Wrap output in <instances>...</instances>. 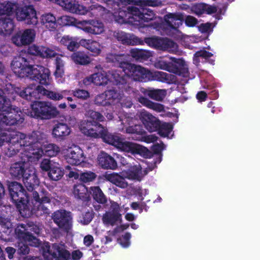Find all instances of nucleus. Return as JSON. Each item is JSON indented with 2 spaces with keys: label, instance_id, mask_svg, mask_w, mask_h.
Here are the masks:
<instances>
[{
  "label": "nucleus",
  "instance_id": "a878e982",
  "mask_svg": "<svg viewBox=\"0 0 260 260\" xmlns=\"http://www.w3.org/2000/svg\"><path fill=\"white\" fill-rule=\"evenodd\" d=\"M102 80V81L99 83V85H104L108 83V81H110L111 82H115L117 84H123L124 83V79L122 77H121L118 73H115L111 75L104 76L101 74V76L99 75V80Z\"/></svg>",
  "mask_w": 260,
  "mask_h": 260
},
{
  "label": "nucleus",
  "instance_id": "69168bd1",
  "mask_svg": "<svg viewBox=\"0 0 260 260\" xmlns=\"http://www.w3.org/2000/svg\"><path fill=\"white\" fill-rule=\"evenodd\" d=\"M211 28V24L206 23L201 25L200 29L202 32L208 31Z\"/></svg>",
  "mask_w": 260,
  "mask_h": 260
},
{
  "label": "nucleus",
  "instance_id": "bb28decb",
  "mask_svg": "<svg viewBox=\"0 0 260 260\" xmlns=\"http://www.w3.org/2000/svg\"><path fill=\"white\" fill-rule=\"evenodd\" d=\"M78 27L85 31L94 34H96L95 28L98 24V21L91 20L88 21H81L77 22Z\"/></svg>",
  "mask_w": 260,
  "mask_h": 260
},
{
  "label": "nucleus",
  "instance_id": "c9c22d12",
  "mask_svg": "<svg viewBox=\"0 0 260 260\" xmlns=\"http://www.w3.org/2000/svg\"><path fill=\"white\" fill-rule=\"evenodd\" d=\"M71 57L74 62L77 64L84 65L90 62L89 57L81 52L74 53Z\"/></svg>",
  "mask_w": 260,
  "mask_h": 260
},
{
  "label": "nucleus",
  "instance_id": "e433bc0d",
  "mask_svg": "<svg viewBox=\"0 0 260 260\" xmlns=\"http://www.w3.org/2000/svg\"><path fill=\"white\" fill-rule=\"evenodd\" d=\"M131 54L136 59L140 60H146L151 56L150 51L140 49L132 50Z\"/></svg>",
  "mask_w": 260,
  "mask_h": 260
},
{
  "label": "nucleus",
  "instance_id": "f704fd0d",
  "mask_svg": "<svg viewBox=\"0 0 260 260\" xmlns=\"http://www.w3.org/2000/svg\"><path fill=\"white\" fill-rule=\"evenodd\" d=\"M55 71L54 75L56 79H61L64 74V62L59 57H57L55 60Z\"/></svg>",
  "mask_w": 260,
  "mask_h": 260
},
{
  "label": "nucleus",
  "instance_id": "9d476101",
  "mask_svg": "<svg viewBox=\"0 0 260 260\" xmlns=\"http://www.w3.org/2000/svg\"><path fill=\"white\" fill-rule=\"evenodd\" d=\"M154 66L156 68L182 75L183 77L188 75L187 64L182 59L173 57H167L165 59L160 57L155 61Z\"/></svg>",
  "mask_w": 260,
  "mask_h": 260
},
{
  "label": "nucleus",
  "instance_id": "680f3d73",
  "mask_svg": "<svg viewBox=\"0 0 260 260\" xmlns=\"http://www.w3.org/2000/svg\"><path fill=\"white\" fill-rule=\"evenodd\" d=\"M93 242V238L91 235H87L86 236L83 240V243L86 246H90Z\"/></svg>",
  "mask_w": 260,
  "mask_h": 260
},
{
  "label": "nucleus",
  "instance_id": "a211bd4d",
  "mask_svg": "<svg viewBox=\"0 0 260 260\" xmlns=\"http://www.w3.org/2000/svg\"><path fill=\"white\" fill-rule=\"evenodd\" d=\"M61 153L67 162L72 165H80L85 158L83 151L76 146L64 149Z\"/></svg>",
  "mask_w": 260,
  "mask_h": 260
},
{
  "label": "nucleus",
  "instance_id": "473e14b6",
  "mask_svg": "<svg viewBox=\"0 0 260 260\" xmlns=\"http://www.w3.org/2000/svg\"><path fill=\"white\" fill-rule=\"evenodd\" d=\"M52 133L56 137H65L70 134V129L67 125L59 123L54 127Z\"/></svg>",
  "mask_w": 260,
  "mask_h": 260
},
{
  "label": "nucleus",
  "instance_id": "72a5a7b5",
  "mask_svg": "<svg viewBox=\"0 0 260 260\" xmlns=\"http://www.w3.org/2000/svg\"><path fill=\"white\" fill-rule=\"evenodd\" d=\"M138 101L143 105L156 112H160L164 111V108L162 105L158 103H153L146 98L140 97L139 98Z\"/></svg>",
  "mask_w": 260,
  "mask_h": 260
},
{
  "label": "nucleus",
  "instance_id": "79ce46f5",
  "mask_svg": "<svg viewBox=\"0 0 260 260\" xmlns=\"http://www.w3.org/2000/svg\"><path fill=\"white\" fill-rule=\"evenodd\" d=\"M161 38L159 37L148 38L145 39V42L150 47L160 50Z\"/></svg>",
  "mask_w": 260,
  "mask_h": 260
},
{
  "label": "nucleus",
  "instance_id": "2f4dec72",
  "mask_svg": "<svg viewBox=\"0 0 260 260\" xmlns=\"http://www.w3.org/2000/svg\"><path fill=\"white\" fill-rule=\"evenodd\" d=\"M60 43L66 46L69 50L74 51L78 49L80 44L78 43L77 40L69 36H64L60 40Z\"/></svg>",
  "mask_w": 260,
  "mask_h": 260
},
{
  "label": "nucleus",
  "instance_id": "ea45409f",
  "mask_svg": "<svg viewBox=\"0 0 260 260\" xmlns=\"http://www.w3.org/2000/svg\"><path fill=\"white\" fill-rule=\"evenodd\" d=\"M80 44L92 52L95 53L98 50V43L95 41L83 39L80 41Z\"/></svg>",
  "mask_w": 260,
  "mask_h": 260
},
{
  "label": "nucleus",
  "instance_id": "6ab92c4d",
  "mask_svg": "<svg viewBox=\"0 0 260 260\" xmlns=\"http://www.w3.org/2000/svg\"><path fill=\"white\" fill-rule=\"evenodd\" d=\"M36 37V31L33 29L21 30L15 34L12 37L13 44L17 46H23L33 42Z\"/></svg>",
  "mask_w": 260,
  "mask_h": 260
},
{
  "label": "nucleus",
  "instance_id": "dca6fc26",
  "mask_svg": "<svg viewBox=\"0 0 260 260\" xmlns=\"http://www.w3.org/2000/svg\"><path fill=\"white\" fill-rule=\"evenodd\" d=\"M98 113L92 110L87 112V120L82 122L80 125L81 132L85 135L95 138L97 136Z\"/></svg>",
  "mask_w": 260,
  "mask_h": 260
},
{
  "label": "nucleus",
  "instance_id": "412c9836",
  "mask_svg": "<svg viewBox=\"0 0 260 260\" xmlns=\"http://www.w3.org/2000/svg\"><path fill=\"white\" fill-rule=\"evenodd\" d=\"M59 51V49L57 47L38 46L35 45L29 47L28 50L29 53L31 54L40 56L45 58L55 57L57 54L56 51Z\"/></svg>",
  "mask_w": 260,
  "mask_h": 260
},
{
  "label": "nucleus",
  "instance_id": "a19ab883",
  "mask_svg": "<svg viewBox=\"0 0 260 260\" xmlns=\"http://www.w3.org/2000/svg\"><path fill=\"white\" fill-rule=\"evenodd\" d=\"M87 189L86 186L83 184L76 185L74 187L73 193L75 196L79 199L84 198Z\"/></svg>",
  "mask_w": 260,
  "mask_h": 260
},
{
  "label": "nucleus",
  "instance_id": "4be33fe9",
  "mask_svg": "<svg viewBox=\"0 0 260 260\" xmlns=\"http://www.w3.org/2000/svg\"><path fill=\"white\" fill-rule=\"evenodd\" d=\"M146 128L150 132L157 130L160 126V121L154 116L145 111H142L139 115Z\"/></svg>",
  "mask_w": 260,
  "mask_h": 260
},
{
  "label": "nucleus",
  "instance_id": "c85d7f7f",
  "mask_svg": "<svg viewBox=\"0 0 260 260\" xmlns=\"http://www.w3.org/2000/svg\"><path fill=\"white\" fill-rule=\"evenodd\" d=\"M70 91L64 90L60 91V92H56L51 91H48L45 89L44 87L42 88L41 90V94L45 95L47 98L54 101H59L62 99L64 96L69 94Z\"/></svg>",
  "mask_w": 260,
  "mask_h": 260
},
{
  "label": "nucleus",
  "instance_id": "c756f323",
  "mask_svg": "<svg viewBox=\"0 0 260 260\" xmlns=\"http://www.w3.org/2000/svg\"><path fill=\"white\" fill-rule=\"evenodd\" d=\"M160 50L166 51L170 53H176L178 50L177 45L168 38H161Z\"/></svg>",
  "mask_w": 260,
  "mask_h": 260
},
{
  "label": "nucleus",
  "instance_id": "2eb2a0df",
  "mask_svg": "<svg viewBox=\"0 0 260 260\" xmlns=\"http://www.w3.org/2000/svg\"><path fill=\"white\" fill-rule=\"evenodd\" d=\"M29 229L26 228L24 224L19 225L15 230L16 233L18 235L20 238H22L26 243H28L30 245L32 246H38L40 245L39 240L29 234V231L34 232L37 234H39L40 232V228L36 225L32 226L28 224Z\"/></svg>",
  "mask_w": 260,
  "mask_h": 260
},
{
  "label": "nucleus",
  "instance_id": "de8ad7c7",
  "mask_svg": "<svg viewBox=\"0 0 260 260\" xmlns=\"http://www.w3.org/2000/svg\"><path fill=\"white\" fill-rule=\"evenodd\" d=\"M119 94L114 90H109L105 92L106 100L108 101L107 103L109 104H111L110 102L111 100L119 101Z\"/></svg>",
  "mask_w": 260,
  "mask_h": 260
},
{
  "label": "nucleus",
  "instance_id": "423d86ee",
  "mask_svg": "<svg viewBox=\"0 0 260 260\" xmlns=\"http://www.w3.org/2000/svg\"><path fill=\"white\" fill-rule=\"evenodd\" d=\"M99 133L100 137L106 143L112 145L121 151L131 152L132 154H138L141 156L147 157L150 152L147 148L139 144L123 141L122 139L110 134L101 125L99 124ZM100 134H99V137Z\"/></svg>",
  "mask_w": 260,
  "mask_h": 260
},
{
  "label": "nucleus",
  "instance_id": "052dcab7",
  "mask_svg": "<svg viewBox=\"0 0 260 260\" xmlns=\"http://www.w3.org/2000/svg\"><path fill=\"white\" fill-rule=\"evenodd\" d=\"M87 191L89 195H91L93 199L96 201L98 199V187L96 186L91 187Z\"/></svg>",
  "mask_w": 260,
  "mask_h": 260
},
{
  "label": "nucleus",
  "instance_id": "3c124183",
  "mask_svg": "<svg viewBox=\"0 0 260 260\" xmlns=\"http://www.w3.org/2000/svg\"><path fill=\"white\" fill-rule=\"evenodd\" d=\"M73 94L75 96L82 100H86L89 96L88 92L83 89H78L73 91Z\"/></svg>",
  "mask_w": 260,
  "mask_h": 260
},
{
  "label": "nucleus",
  "instance_id": "8fccbe9b",
  "mask_svg": "<svg viewBox=\"0 0 260 260\" xmlns=\"http://www.w3.org/2000/svg\"><path fill=\"white\" fill-rule=\"evenodd\" d=\"M131 238V235L130 233H125L121 238L119 239L120 244L124 248L128 247L130 245V239Z\"/></svg>",
  "mask_w": 260,
  "mask_h": 260
},
{
  "label": "nucleus",
  "instance_id": "7ed1b4c3",
  "mask_svg": "<svg viewBox=\"0 0 260 260\" xmlns=\"http://www.w3.org/2000/svg\"><path fill=\"white\" fill-rule=\"evenodd\" d=\"M10 67L19 77H28L43 85H48L51 83L50 72L48 68L39 65H30L27 59L21 56L15 57L11 62Z\"/></svg>",
  "mask_w": 260,
  "mask_h": 260
},
{
  "label": "nucleus",
  "instance_id": "f8f14e48",
  "mask_svg": "<svg viewBox=\"0 0 260 260\" xmlns=\"http://www.w3.org/2000/svg\"><path fill=\"white\" fill-rule=\"evenodd\" d=\"M43 255L46 260H70L71 253L63 244L55 243L50 248L48 243L41 246Z\"/></svg>",
  "mask_w": 260,
  "mask_h": 260
},
{
  "label": "nucleus",
  "instance_id": "ddd939ff",
  "mask_svg": "<svg viewBox=\"0 0 260 260\" xmlns=\"http://www.w3.org/2000/svg\"><path fill=\"white\" fill-rule=\"evenodd\" d=\"M183 15L181 13H169L165 16V21L161 24H155L154 28L161 34L172 35V31H177L182 24Z\"/></svg>",
  "mask_w": 260,
  "mask_h": 260
},
{
  "label": "nucleus",
  "instance_id": "7c9ffc66",
  "mask_svg": "<svg viewBox=\"0 0 260 260\" xmlns=\"http://www.w3.org/2000/svg\"><path fill=\"white\" fill-rule=\"evenodd\" d=\"M103 222L106 224L114 225L121 223V215L119 213H106L103 218Z\"/></svg>",
  "mask_w": 260,
  "mask_h": 260
},
{
  "label": "nucleus",
  "instance_id": "f3484780",
  "mask_svg": "<svg viewBox=\"0 0 260 260\" xmlns=\"http://www.w3.org/2000/svg\"><path fill=\"white\" fill-rule=\"evenodd\" d=\"M41 169L48 171L49 177L54 181L60 179L63 175V171L59 164L48 159H44L40 165Z\"/></svg>",
  "mask_w": 260,
  "mask_h": 260
},
{
  "label": "nucleus",
  "instance_id": "6e6552de",
  "mask_svg": "<svg viewBox=\"0 0 260 260\" xmlns=\"http://www.w3.org/2000/svg\"><path fill=\"white\" fill-rule=\"evenodd\" d=\"M147 174L145 170H142L140 165L134 166L130 168L127 171H122L120 175L112 173L106 175V178L112 183L121 188L127 186V182L124 178L129 180L141 181Z\"/></svg>",
  "mask_w": 260,
  "mask_h": 260
},
{
  "label": "nucleus",
  "instance_id": "0eeeda50",
  "mask_svg": "<svg viewBox=\"0 0 260 260\" xmlns=\"http://www.w3.org/2000/svg\"><path fill=\"white\" fill-rule=\"evenodd\" d=\"M127 11H120L118 15L115 12L114 14L115 20L119 23H131L139 25L143 21L148 22L153 19L154 14L149 9H143L141 13L136 7H132L127 8Z\"/></svg>",
  "mask_w": 260,
  "mask_h": 260
},
{
  "label": "nucleus",
  "instance_id": "aec40b11",
  "mask_svg": "<svg viewBox=\"0 0 260 260\" xmlns=\"http://www.w3.org/2000/svg\"><path fill=\"white\" fill-rule=\"evenodd\" d=\"M54 222L61 229L68 232L72 226V217L71 212L64 210L55 211L52 215Z\"/></svg>",
  "mask_w": 260,
  "mask_h": 260
},
{
  "label": "nucleus",
  "instance_id": "bf43d9fd",
  "mask_svg": "<svg viewBox=\"0 0 260 260\" xmlns=\"http://www.w3.org/2000/svg\"><path fill=\"white\" fill-rule=\"evenodd\" d=\"M71 256L73 260H78L82 257L83 253L79 250H76L72 252Z\"/></svg>",
  "mask_w": 260,
  "mask_h": 260
},
{
  "label": "nucleus",
  "instance_id": "09e8293b",
  "mask_svg": "<svg viewBox=\"0 0 260 260\" xmlns=\"http://www.w3.org/2000/svg\"><path fill=\"white\" fill-rule=\"evenodd\" d=\"M96 175L92 172H85L80 174V179L84 182H90L94 180Z\"/></svg>",
  "mask_w": 260,
  "mask_h": 260
},
{
  "label": "nucleus",
  "instance_id": "9b49d317",
  "mask_svg": "<svg viewBox=\"0 0 260 260\" xmlns=\"http://www.w3.org/2000/svg\"><path fill=\"white\" fill-rule=\"evenodd\" d=\"M31 111L23 110V113L32 117L42 119H49L59 114L56 108L49 102L36 101L31 105Z\"/></svg>",
  "mask_w": 260,
  "mask_h": 260
},
{
  "label": "nucleus",
  "instance_id": "0e129e2a",
  "mask_svg": "<svg viewBox=\"0 0 260 260\" xmlns=\"http://www.w3.org/2000/svg\"><path fill=\"white\" fill-rule=\"evenodd\" d=\"M206 96V93L204 91H200L197 94V98L199 101L202 102L205 100Z\"/></svg>",
  "mask_w": 260,
  "mask_h": 260
},
{
  "label": "nucleus",
  "instance_id": "13d9d810",
  "mask_svg": "<svg viewBox=\"0 0 260 260\" xmlns=\"http://www.w3.org/2000/svg\"><path fill=\"white\" fill-rule=\"evenodd\" d=\"M24 241L25 242V244H22L21 245L20 244H19V250L20 253L23 254H26L28 253L29 249L28 246L27 245L28 244V243H26V242L24 240ZM28 245L29 244H28Z\"/></svg>",
  "mask_w": 260,
  "mask_h": 260
},
{
  "label": "nucleus",
  "instance_id": "1a4fd4ad",
  "mask_svg": "<svg viewBox=\"0 0 260 260\" xmlns=\"http://www.w3.org/2000/svg\"><path fill=\"white\" fill-rule=\"evenodd\" d=\"M34 133H37V135L35 137H33L30 141H34L33 142L30 144L27 143V145H25L24 147H26L25 150L28 151V154H26L27 158L30 161V162H35L38 161L40 159L43 154H45L47 156L52 157L55 156L58 152L59 151V147L56 145L52 144H48L43 146V148H34L30 145L33 143L38 142L40 139L39 138V136L40 135L39 132H34L30 135L31 136Z\"/></svg>",
  "mask_w": 260,
  "mask_h": 260
},
{
  "label": "nucleus",
  "instance_id": "b1692460",
  "mask_svg": "<svg viewBox=\"0 0 260 260\" xmlns=\"http://www.w3.org/2000/svg\"><path fill=\"white\" fill-rule=\"evenodd\" d=\"M99 164L105 169H115L117 167L116 161L107 154L101 152L99 157Z\"/></svg>",
  "mask_w": 260,
  "mask_h": 260
},
{
  "label": "nucleus",
  "instance_id": "4468645a",
  "mask_svg": "<svg viewBox=\"0 0 260 260\" xmlns=\"http://www.w3.org/2000/svg\"><path fill=\"white\" fill-rule=\"evenodd\" d=\"M16 17L18 21H24L28 25H36L38 22L36 11L32 6L20 7L18 5Z\"/></svg>",
  "mask_w": 260,
  "mask_h": 260
},
{
  "label": "nucleus",
  "instance_id": "603ef678",
  "mask_svg": "<svg viewBox=\"0 0 260 260\" xmlns=\"http://www.w3.org/2000/svg\"><path fill=\"white\" fill-rule=\"evenodd\" d=\"M126 132L128 134H136L138 135H142L143 133L141 126L140 125L129 126L126 129Z\"/></svg>",
  "mask_w": 260,
  "mask_h": 260
},
{
  "label": "nucleus",
  "instance_id": "58836bf2",
  "mask_svg": "<svg viewBox=\"0 0 260 260\" xmlns=\"http://www.w3.org/2000/svg\"><path fill=\"white\" fill-rule=\"evenodd\" d=\"M172 129L173 126L171 124L167 123H163L159 129V134L162 137L171 139L173 135Z\"/></svg>",
  "mask_w": 260,
  "mask_h": 260
},
{
  "label": "nucleus",
  "instance_id": "cd10ccee",
  "mask_svg": "<svg viewBox=\"0 0 260 260\" xmlns=\"http://www.w3.org/2000/svg\"><path fill=\"white\" fill-rule=\"evenodd\" d=\"M42 23L50 30L54 29L57 26L56 19L52 14L48 13L41 17Z\"/></svg>",
  "mask_w": 260,
  "mask_h": 260
},
{
  "label": "nucleus",
  "instance_id": "f03ea898",
  "mask_svg": "<svg viewBox=\"0 0 260 260\" xmlns=\"http://www.w3.org/2000/svg\"><path fill=\"white\" fill-rule=\"evenodd\" d=\"M9 188L11 199L22 216L27 217L32 213L40 211L41 214L48 212V208L44 205L50 202L48 193L42 191L40 197L37 191L33 192V199L30 204L28 194L25 192L21 184L16 182H11L9 185Z\"/></svg>",
  "mask_w": 260,
  "mask_h": 260
},
{
  "label": "nucleus",
  "instance_id": "49530a36",
  "mask_svg": "<svg viewBox=\"0 0 260 260\" xmlns=\"http://www.w3.org/2000/svg\"><path fill=\"white\" fill-rule=\"evenodd\" d=\"M207 8L206 5L205 4H198L194 5L191 8V11L197 15H200L206 12Z\"/></svg>",
  "mask_w": 260,
  "mask_h": 260
},
{
  "label": "nucleus",
  "instance_id": "4d7b16f0",
  "mask_svg": "<svg viewBox=\"0 0 260 260\" xmlns=\"http://www.w3.org/2000/svg\"><path fill=\"white\" fill-rule=\"evenodd\" d=\"M98 78V74H94L90 76L89 77L86 78L83 81L84 83L86 85H90L91 83H94L96 82V79Z\"/></svg>",
  "mask_w": 260,
  "mask_h": 260
},
{
  "label": "nucleus",
  "instance_id": "e2e57ef3",
  "mask_svg": "<svg viewBox=\"0 0 260 260\" xmlns=\"http://www.w3.org/2000/svg\"><path fill=\"white\" fill-rule=\"evenodd\" d=\"M60 20L61 21V24L63 25H70V18L68 16H63L60 17Z\"/></svg>",
  "mask_w": 260,
  "mask_h": 260
},
{
  "label": "nucleus",
  "instance_id": "39448f33",
  "mask_svg": "<svg viewBox=\"0 0 260 260\" xmlns=\"http://www.w3.org/2000/svg\"><path fill=\"white\" fill-rule=\"evenodd\" d=\"M120 68L125 75L131 77L135 80L146 82L149 80H157L168 82L170 74L163 72H151L139 66L128 62H120Z\"/></svg>",
  "mask_w": 260,
  "mask_h": 260
},
{
  "label": "nucleus",
  "instance_id": "37998d69",
  "mask_svg": "<svg viewBox=\"0 0 260 260\" xmlns=\"http://www.w3.org/2000/svg\"><path fill=\"white\" fill-rule=\"evenodd\" d=\"M212 55L213 54L205 50H201L197 52L194 55L193 63L198 65L200 62V58L207 59L211 57Z\"/></svg>",
  "mask_w": 260,
  "mask_h": 260
},
{
  "label": "nucleus",
  "instance_id": "338daca9",
  "mask_svg": "<svg viewBox=\"0 0 260 260\" xmlns=\"http://www.w3.org/2000/svg\"><path fill=\"white\" fill-rule=\"evenodd\" d=\"M6 251L8 254V257L9 258L11 259L13 257V254L15 252V249L12 247H7L6 249Z\"/></svg>",
  "mask_w": 260,
  "mask_h": 260
},
{
  "label": "nucleus",
  "instance_id": "a18cd8bd",
  "mask_svg": "<svg viewBox=\"0 0 260 260\" xmlns=\"http://www.w3.org/2000/svg\"><path fill=\"white\" fill-rule=\"evenodd\" d=\"M122 41L123 43L129 44H138L140 43V41L137 38H135L133 36H131L129 34L125 33H121Z\"/></svg>",
  "mask_w": 260,
  "mask_h": 260
},
{
  "label": "nucleus",
  "instance_id": "393cba45",
  "mask_svg": "<svg viewBox=\"0 0 260 260\" xmlns=\"http://www.w3.org/2000/svg\"><path fill=\"white\" fill-rule=\"evenodd\" d=\"M0 14L9 16L13 13L14 10H16L18 4L9 1L1 0Z\"/></svg>",
  "mask_w": 260,
  "mask_h": 260
},
{
  "label": "nucleus",
  "instance_id": "864d4df0",
  "mask_svg": "<svg viewBox=\"0 0 260 260\" xmlns=\"http://www.w3.org/2000/svg\"><path fill=\"white\" fill-rule=\"evenodd\" d=\"M93 218L92 214L91 212H86L83 214L80 218V221L83 224H88Z\"/></svg>",
  "mask_w": 260,
  "mask_h": 260
},
{
  "label": "nucleus",
  "instance_id": "f257e3e1",
  "mask_svg": "<svg viewBox=\"0 0 260 260\" xmlns=\"http://www.w3.org/2000/svg\"><path fill=\"white\" fill-rule=\"evenodd\" d=\"M42 88L40 86L30 84L21 90L11 83L7 84L3 90L0 89V111L7 114L0 115L1 119H4V122L9 124L21 122L23 119V112L18 108L12 105L11 99L15 100V94L27 100L32 98H38Z\"/></svg>",
  "mask_w": 260,
  "mask_h": 260
},
{
  "label": "nucleus",
  "instance_id": "20e7f679",
  "mask_svg": "<svg viewBox=\"0 0 260 260\" xmlns=\"http://www.w3.org/2000/svg\"><path fill=\"white\" fill-rule=\"evenodd\" d=\"M24 152L22 153V161L14 163L10 169L11 175L15 178H23V181L28 190H32L36 186H38L39 180L36 175L35 168L30 166V161L27 157L26 154L28 151L25 150L26 147H23Z\"/></svg>",
  "mask_w": 260,
  "mask_h": 260
},
{
  "label": "nucleus",
  "instance_id": "5701e85b",
  "mask_svg": "<svg viewBox=\"0 0 260 260\" xmlns=\"http://www.w3.org/2000/svg\"><path fill=\"white\" fill-rule=\"evenodd\" d=\"M14 28V23L9 16L0 15V34L4 36L10 35Z\"/></svg>",
  "mask_w": 260,
  "mask_h": 260
},
{
  "label": "nucleus",
  "instance_id": "4c0bfd02",
  "mask_svg": "<svg viewBox=\"0 0 260 260\" xmlns=\"http://www.w3.org/2000/svg\"><path fill=\"white\" fill-rule=\"evenodd\" d=\"M145 93L153 100L161 101L166 95V90L162 89L148 90Z\"/></svg>",
  "mask_w": 260,
  "mask_h": 260
},
{
  "label": "nucleus",
  "instance_id": "c03bdc74",
  "mask_svg": "<svg viewBox=\"0 0 260 260\" xmlns=\"http://www.w3.org/2000/svg\"><path fill=\"white\" fill-rule=\"evenodd\" d=\"M132 2L140 6H157L161 4L158 0H132Z\"/></svg>",
  "mask_w": 260,
  "mask_h": 260
},
{
  "label": "nucleus",
  "instance_id": "5fc2aeb1",
  "mask_svg": "<svg viewBox=\"0 0 260 260\" xmlns=\"http://www.w3.org/2000/svg\"><path fill=\"white\" fill-rule=\"evenodd\" d=\"M0 225L4 229L3 232H6L5 229L10 230L12 228V223L8 219H5L0 216Z\"/></svg>",
  "mask_w": 260,
  "mask_h": 260
},
{
  "label": "nucleus",
  "instance_id": "774afa93",
  "mask_svg": "<svg viewBox=\"0 0 260 260\" xmlns=\"http://www.w3.org/2000/svg\"><path fill=\"white\" fill-rule=\"evenodd\" d=\"M206 6L207 8L206 9L205 13L210 14L215 13L217 11L216 8L215 7L209 6L207 5H206Z\"/></svg>",
  "mask_w": 260,
  "mask_h": 260
},
{
  "label": "nucleus",
  "instance_id": "6e6d98bb",
  "mask_svg": "<svg viewBox=\"0 0 260 260\" xmlns=\"http://www.w3.org/2000/svg\"><path fill=\"white\" fill-rule=\"evenodd\" d=\"M185 24L189 27H193L198 23L197 19L191 16H188L185 20Z\"/></svg>",
  "mask_w": 260,
  "mask_h": 260
}]
</instances>
